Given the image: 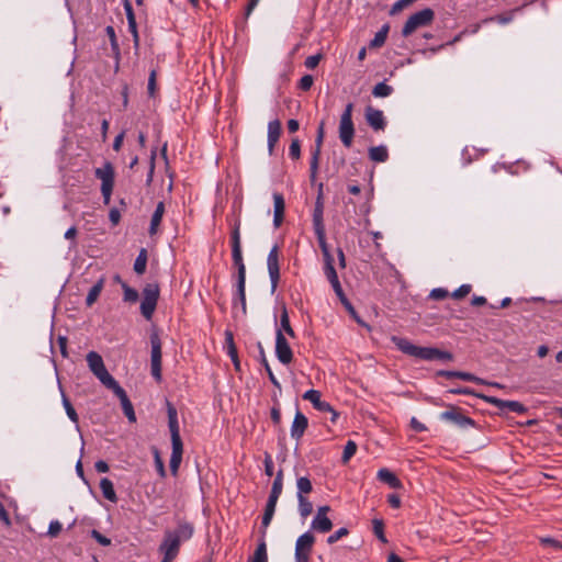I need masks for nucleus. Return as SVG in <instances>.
Instances as JSON below:
<instances>
[{
	"instance_id": "39448f33",
	"label": "nucleus",
	"mask_w": 562,
	"mask_h": 562,
	"mask_svg": "<svg viewBox=\"0 0 562 562\" xmlns=\"http://www.w3.org/2000/svg\"><path fill=\"white\" fill-rule=\"evenodd\" d=\"M88 367L91 372L100 380V382L108 389H113L119 383L106 370L102 357L95 352L90 351L87 355Z\"/></svg>"
},
{
	"instance_id": "13d9d810",
	"label": "nucleus",
	"mask_w": 562,
	"mask_h": 562,
	"mask_svg": "<svg viewBox=\"0 0 562 562\" xmlns=\"http://www.w3.org/2000/svg\"><path fill=\"white\" fill-rule=\"evenodd\" d=\"M156 76H157V72H156L155 69H153L150 71V74H149L148 85H147L148 94L150 97L155 95V91H156Z\"/></svg>"
},
{
	"instance_id": "473e14b6",
	"label": "nucleus",
	"mask_w": 562,
	"mask_h": 562,
	"mask_svg": "<svg viewBox=\"0 0 562 562\" xmlns=\"http://www.w3.org/2000/svg\"><path fill=\"white\" fill-rule=\"evenodd\" d=\"M283 488V471L280 470L272 483L271 492L268 499L278 502Z\"/></svg>"
},
{
	"instance_id": "8fccbe9b",
	"label": "nucleus",
	"mask_w": 562,
	"mask_h": 562,
	"mask_svg": "<svg viewBox=\"0 0 562 562\" xmlns=\"http://www.w3.org/2000/svg\"><path fill=\"white\" fill-rule=\"evenodd\" d=\"M289 155L292 159L296 160L301 156V144L297 138L292 139L290 148H289Z\"/></svg>"
},
{
	"instance_id": "b1692460",
	"label": "nucleus",
	"mask_w": 562,
	"mask_h": 562,
	"mask_svg": "<svg viewBox=\"0 0 562 562\" xmlns=\"http://www.w3.org/2000/svg\"><path fill=\"white\" fill-rule=\"evenodd\" d=\"M314 541L315 538L310 531L301 535L295 543V552L311 554Z\"/></svg>"
},
{
	"instance_id": "6e6552de",
	"label": "nucleus",
	"mask_w": 562,
	"mask_h": 562,
	"mask_svg": "<svg viewBox=\"0 0 562 562\" xmlns=\"http://www.w3.org/2000/svg\"><path fill=\"white\" fill-rule=\"evenodd\" d=\"M435 19V12L430 8H425L412 14L402 29L404 37L413 34L417 29L431 24Z\"/></svg>"
},
{
	"instance_id": "5701e85b",
	"label": "nucleus",
	"mask_w": 562,
	"mask_h": 562,
	"mask_svg": "<svg viewBox=\"0 0 562 562\" xmlns=\"http://www.w3.org/2000/svg\"><path fill=\"white\" fill-rule=\"evenodd\" d=\"M281 134V122L273 120L268 124V149L269 153H273V148L279 140Z\"/></svg>"
},
{
	"instance_id": "c756f323",
	"label": "nucleus",
	"mask_w": 562,
	"mask_h": 562,
	"mask_svg": "<svg viewBox=\"0 0 562 562\" xmlns=\"http://www.w3.org/2000/svg\"><path fill=\"white\" fill-rule=\"evenodd\" d=\"M100 490L102 492V495L105 499L112 502V503H116L117 502V496H116V493L114 491V486H113V483L110 479L108 477H103L101 479L100 481Z\"/></svg>"
},
{
	"instance_id": "09e8293b",
	"label": "nucleus",
	"mask_w": 562,
	"mask_h": 562,
	"mask_svg": "<svg viewBox=\"0 0 562 562\" xmlns=\"http://www.w3.org/2000/svg\"><path fill=\"white\" fill-rule=\"evenodd\" d=\"M153 452H154V460H155V465H156L157 472H158L159 476L161 479H164L167 475L164 461L160 457L158 449L154 448Z\"/></svg>"
},
{
	"instance_id": "412c9836",
	"label": "nucleus",
	"mask_w": 562,
	"mask_h": 562,
	"mask_svg": "<svg viewBox=\"0 0 562 562\" xmlns=\"http://www.w3.org/2000/svg\"><path fill=\"white\" fill-rule=\"evenodd\" d=\"M437 374L439 376H443L447 379L458 378L463 381L475 382V383H480V384H487L484 380L473 375L472 373L463 372V371L440 370L437 372Z\"/></svg>"
},
{
	"instance_id": "72a5a7b5",
	"label": "nucleus",
	"mask_w": 562,
	"mask_h": 562,
	"mask_svg": "<svg viewBox=\"0 0 562 562\" xmlns=\"http://www.w3.org/2000/svg\"><path fill=\"white\" fill-rule=\"evenodd\" d=\"M315 235L317 237V241H318L319 248H321V250L323 252L325 262L326 261H334V258H333V256H331V254L329 251V248H328V245H327V241H326V233H325V231H316Z\"/></svg>"
},
{
	"instance_id": "e2e57ef3",
	"label": "nucleus",
	"mask_w": 562,
	"mask_h": 562,
	"mask_svg": "<svg viewBox=\"0 0 562 562\" xmlns=\"http://www.w3.org/2000/svg\"><path fill=\"white\" fill-rule=\"evenodd\" d=\"M541 544L543 546H550L555 550L562 549V543L553 538H541L540 539Z\"/></svg>"
},
{
	"instance_id": "4c0bfd02",
	"label": "nucleus",
	"mask_w": 562,
	"mask_h": 562,
	"mask_svg": "<svg viewBox=\"0 0 562 562\" xmlns=\"http://www.w3.org/2000/svg\"><path fill=\"white\" fill-rule=\"evenodd\" d=\"M387 32H389V25L382 26V29L375 33L373 40L370 42V47L371 48L381 47L386 41Z\"/></svg>"
},
{
	"instance_id": "f8f14e48",
	"label": "nucleus",
	"mask_w": 562,
	"mask_h": 562,
	"mask_svg": "<svg viewBox=\"0 0 562 562\" xmlns=\"http://www.w3.org/2000/svg\"><path fill=\"white\" fill-rule=\"evenodd\" d=\"M280 251L279 247L274 245L267 257V268L271 281L272 292L276 291L280 280V267H279Z\"/></svg>"
},
{
	"instance_id": "49530a36",
	"label": "nucleus",
	"mask_w": 562,
	"mask_h": 562,
	"mask_svg": "<svg viewBox=\"0 0 562 562\" xmlns=\"http://www.w3.org/2000/svg\"><path fill=\"white\" fill-rule=\"evenodd\" d=\"M324 273L330 284L337 283L339 281L337 272L334 267V261L325 262Z\"/></svg>"
},
{
	"instance_id": "c85d7f7f",
	"label": "nucleus",
	"mask_w": 562,
	"mask_h": 562,
	"mask_svg": "<svg viewBox=\"0 0 562 562\" xmlns=\"http://www.w3.org/2000/svg\"><path fill=\"white\" fill-rule=\"evenodd\" d=\"M105 283V278L101 277L95 284L89 290L88 295L86 297L87 306H92L97 300L99 299Z\"/></svg>"
},
{
	"instance_id": "6ab92c4d",
	"label": "nucleus",
	"mask_w": 562,
	"mask_h": 562,
	"mask_svg": "<svg viewBox=\"0 0 562 562\" xmlns=\"http://www.w3.org/2000/svg\"><path fill=\"white\" fill-rule=\"evenodd\" d=\"M368 124L375 131H382L385 127V120L381 110L369 106L366 112Z\"/></svg>"
},
{
	"instance_id": "7ed1b4c3",
	"label": "nucleus",
	"mask_w": 562,
	"mask_h": 562,
	"mask_svg": "<svg viewBox=\"0 0 562 562\" xmlns=\"http://www.w3.org/2000/svg\"><path fill=\"white\" fill-rule=\"evenodd\" d=\"M392 342L396 346L398 350L403 353L408 355L411 357H415L423 360H447L451 361L453 359L452 353L448 351H442L434 347H418L412 344L408 339L393 336Z\"/></svg>"
},
{
	"instance_id": "338daca9",
	"label": "nucleus",
	"mask_w": 562,
	"mask_h": 562,
	"mask_svg": "<svg viewBox=\"0 0 562 562\" xmlns=\"http://www.w3.org/2000/svg\"><path fill=\"white\" fill-rule=\"evenodd\" d=\"M109 218L112 223V225H117L121 221V213L117 209L113 207L109 212Z\"/></svg>"
},
{
	"instance_id": "052dcab7",
	"label": "nucleus",
	"mask_w": 562,
	"mask_h": 562,
	"mask_svg": "<svg viewBox=\"0 0 562 562\" xmlns=\"http://www.w3.org/2000/svg\"><path fill=\"white\" fill-rule=\"evenodd\" d=\"M448 393H451V394H463V395H475L477 397H480L477 393H475L473 390L469 389V387H454V389H450L448 390Z\"/></svg>"
},
{
	"instance_id": "bf43d9fd",
	"label": "nucleus",
	"mask_w": 562,
	"mask_h": 562,
	"mask_svg": "<svg viewBox=\"0 0 562 562\" xmlns=\"http://www.w3.org/2000/svg\"><path fill=\"white\" fill-rule=\"evenodd\" d=\"M449 295L448 291L443 288H436L431 290L429 296L434 300H443Z\"/></svg>"
},
{
	"instance_id": "ddd939ff",
	"label": "nucleus",
	"mask_w": 562,
	"mask_h": 562,
	"mask_svg": "<svg viewBox=\"0 0 562 562\" xmlns=\"http://www.w3.org/2000/svg\"><path fill=\"white\" fill-rule=\"evenodd\" d=\"M323 139H324V122H322L318 126L317 136L315 139V146L312 149V157H311V164H310V173H311L310 178L312 181L315 180L317 171H318Z\"/></svg>"
},
{
	"instance_id": "423d86ee",
	"label": "nucleus",
	"mask_w": 562,
	"mask_h": 562,
	"mask_svg": "<svg viewBox=\"0 0 562 562\" xmlns=\"http://www.w3.org/2000/svg\"><path fill=\"white\" fill-rule=\"evenodd\" d=\"M94 176L101 181L103 203L108 205L114 188L115 171L113 165L110 161L104 162L101 168L94 170Z\"/></svg>"
},
{
	"instance_id": "9b49d317",
	"label": "nucleus",
	"mask_w": 562,
	"mask_h": 562,
	"mask_svg": "<svg viewBox=\"0 0 562 562\" xmlns=\"http://www.w3.org/2000/svg\"><path fill=\"white\" fill-rule=\"evenodd\" d=\"M440 419L451 423L460 428L474 427L475 422L465 416L460 407L448 405V409L440 414Z\"/></svg>"
},
{
	"instance_id": "f3484780",
	"label": "nucleus",
	"mask_w": 562,
	"mask_h": 562,
	"mask_svg": "<svg viewBox=\"0 0 562 562\" xmlns=\"http://www.w3.org/2000/svg\"><path fill=\"white\" fill-rule=\"evenodd\" d=\"M111 390L120 398L123 413L125 414L127 419L130 422L134 423L136 420V416H135L133 405H132L130 398L127 397L126 392L123 390V387H121L120 384H117L116 386H114Z\"/></svg>"
},
{
	"instance_id": "f03ea898",
	"label": "nucleus",
	"mask_w": 562,
	"mask_h": 562,
	"mask_svg": "<svg viewBox=\"0 0 562 562\" xmlns=\"http://www.w3.org/2000/svg\"><path fill=\"white\" fill-rule=\"evenodd\" d=\"M193 532V526L187 521H179L173 530L167 529L158 548L159 552L164 555L161 562L173 561L179 553L181 543L189 540Z\"/></svg>"
},
{
	"instance_id": "a878e982",
	"label": "nucleus",
	"mask_w": 562,
	"mask_h": 562,
	"mask_svg": "<svg viewBox=\"0 0 562 562\" xmlns=\"http://www.w3.org/2000/svg\"><path fill=\"white\" fill-rule=\"evenodd\" d=\"M378 479L395 490H398L403 486L400 479L387 469H380L378 471Z\"/></svg>"
},
{
	"instance_id": "e433bc0d",
	"label": "nucleus",
	"mask_w": 562,
	"mask_h": 562,
	"mask_svg": "<svg viewBox=\"0 0 562 562\" xmlns=\"http://www.w3.org/2000/svg\"><path fill=\"white\" fill-rule=\"evenodd\" d=\"M146 266H147V251H146V249L143 248L135 259L134 271L137 274H143L146 270Z\"/></svg>"
},
{
	"instance_id": "864d4df0",
	"label": "nucleus",
	"mask_w": 562,
	"mask_h": 562,
	"mask_svg": "<svg viewBox=\"0 0 562 562\" xmlns=\"http://www.w3.org/2000/svg\"><path fill=\"white\" fill-rule=\"evenodd\" d=\"M314 82V78L311 75H304L299 81V88L303 91H308Z\"/></svg>"
},
{
	"instance_id": "a19ab883",
	"label": "nucleus",
	"mask_w": 562,
	"mask_h": 562,
	"mask_svg": "<svg viewBox=\"0 0 562 562\" xmlns=\"http://www.w3.org/2000/svg\"><path fill=\"white\" fill-rule=\"evenodd\" d=\"M297 495L304 496L312 492V482L306 476H301L296 480Z\"/></svg>"
},
{
	"instance_id": "aec40b11",
	"label": "nucleus",
	"mask_w": 562,
	"mask_h": 562,
	"mask_svg": "<svg viewBox=\"0 0 562 562\" xmlns=\"http://www.w3.org/2000/svg\"><path fill=\"white\" fill-rule=\"evenodd\" d=\"M285 203L281 193H273V225L279 227L284 218Z\"/></svg>"
},
{
	"instance_id": "0e129e2a",
	"label": "nucleus",
	"mask_w": 562,
	"mask_h": 562,
	"mask_svg": "<svg viewBox=\"0 0 562 562\" xmlns=\"http://www.w3.org/2000/svg\"><path fill=\"white\" fill-rule=\"evenodd\" d=\"M270 416L274 425L279 426L281 424V411L279 405H274L271 408Z\"/></svg>"
},
{
	"instance_id": "393cba45",
	"label": "nucleus",
	"mask_w": 562,
	"mask_h": 562,
	"mask_svg": "<svg viewBox=\"0 0 562 562\" xmlns=\"http://www.w3.org/2000/svg\"><path fill=\"white\" fill-rule=\"evenodd\" d=\"M164 214H165V203L159 202L156 205V210L154 211V213L151 215L150 225H149V229H148L149 235L153 236V235L157 234Z\"/></svg>"
},
{
	"instance_id": "37998d69",
	"label": "nucleus",
	"mask_w": 562,
	"mask_h": 562,
	"mask_svg": "<svg viewBox=\"0 0 562 562\" xmlns=\"http://www.w3.org/2000/svg\"><path fill=\"white\" fill-rule=\"evenodd\" d=\"M393 92V88L385 82H379L374 86L372 90V94L375 98H385L389 97Z\"/></svg>"
},
{
	"instance_id": "3c124183",
	"label": "nucleus",
	"mask_w": 562,
	"mask_h": 562,
	"mask_svg": "<svg viewBox=\"0 0 562 562\" xmlns=\"http://www.w3.org/2000/svg\"><path fill=\"white\" fill-rule=\"evenodd\" d=\"M348 533H349V530L347 528H345V527L339 528L338 530H336L334 533H331L327 538V543L334 544L335 542H337L338 540H340L342 537L347 536Z\"/></svg>"
},
{
	"instance_id": "4d7b16f0",
	"label": "nucleus",
	"mask_w": 562,
	"mask_h": 562,
	"mask_svg": "<svg viewBox=\"0 0 562 562\" xmlns=\"http://www.w3.org/2000/svg\"><path fill=\"white\" fill-rule=\"evenodd\" d=\"M321 59H322L321 54L312 55L305 59L304 65L308 69H314L318 66Z\"/></svg>"
},
{
	"instance_id": "dca6fc26",
	"label": "nucleus",
	"mask_w": 562,
	"mask_h": 562,
	"mask_svg": "<svg viewBox=\"0 0 562 562\" xmlns=\"http://www.w3.org/2000/svg\"><path fill=\"white\" fill-rule=\"evenodd\" d=\"M303 398L310 401L313 404V406L319 412L331 413V422H336L338 417L337 412L331 407V405L328 402L321 400L319 391L308 390L304 393Z\"/></svg>"
},
{
	"instance_id": "603ef678",
	"label": "nucleus",
	"mask_w": 562,
	"mask_h": 562,
	"mask_svg": "<svg viewBox=\"0 0 562 562\" xmlns=\"http://www.w3.org/2000/svg\"><path fill=\"white\" fill-rule=\"evenodd\" d=\"M471 290L472 286L470 284H462L460 288L452 292L451 296L456 300H460L467 296L471 292Z\"/></svg>"
},
{
	"instance_id": "5fc2aeb1",
	"label": "nucleus",
	"mask_w": 562,
	"mask_h": 562,
	"mask_svg": "<svg viewBox=\"0 0 562 562\" xmlns=\"http://www.w3.org/2000/svg\"><path fill=\"white\" fill-rule=\"evenodd\" d=\"M61 529L63 526L58 520L50 521L47 535L52 538H56L60 533Z\"/></svg>"
},
{
	"instance_id": "a211bd4d",
	"label": "nucleus",
	"mask_w": 562,
	"mask_h": 562,
	"mask_svg": "<svg viewBox=\"0 0 562 562\" xmlns=\"http://www.w3.org/2000/svg\"><path fill=\"white\" fill-rule=\"evenodd\" d=\"M307 426L308 420L306 416L297 411L291 426V437L299 440L304 435Z\"/></svg>"
},
{
	"instance_id": "6e6d98bb",
	"label": "nucleus",
	"mask_w": 562,
	"mask_h": 562,
	"mask_svg": "<svg viewBox=\"0 0 562 562\" xmlns=\"http://www.w3.org/2000/svg\"><path fill=\"white\" fill-rule=\"evenodd\" d=\"M91 537L98 542L100 543L101 546L103 547H108L111 544V539H109L108 537L103 536L101 532H99L98 530L93 529L91 531Z\"/></svg>"
},
{
	"instance_id": "de8ad7c7",
	"label": "nucleus",
	"mask_w": 562,
	"mask_h": 562,
	"mask_svg": "<svg viewBox=\"0 0 562 562\" xmlns=\"http://www.w3.org/2000/svg\"><path fill=\"white\" fill-rule=\"evenodd\" d=\"M122 289L124 292V301L125 302H128V303L137 302L139 295L135 289H132L131 286H128L126 282H122Z\"/></svg>"
},
{
	"instance_id": "ea45409f",
	"label": "nucleus",
	"mask_w": 562,
	"mask_h": 562,
	"mask_svg": "<svg viewBox=\"0 0 562 562\" xmlns=\"http://www.w3.org/2000/svg\"><path fill=\"white\" fill-rule=\"evenodd\" d=\"M299 512L303 518L310 516L313 512V504L305 497L297 495Z\"/></svg>"
},
{
	"instance_id": "79ce46f5",
	"label": "nucleus",
	"mask_w": 562,
	"mask_h": 562,
	"mask_svg": "<svg viewBox=\"0 0 562 562\" xmlns=\"http://www.w3.org/2000/svg\"><path fill=\"white\" fill-rule=\"evenodd\" d=\"M259 349H260V356H261V363L263 364V367L268 373L269 380L271 381V383L274 386L280 387V383H279L278 379L274 376V374L270 368V364L266 358L265 350H263L261 344H259Z\"/></svg>"
},
{
	"instance_id": "f257e3e1",
	"label": "nucleus",
	"mask_w": 562,
	"mask_h": 562,
	"mask_svg": "<svg viewBox=\"0 0 562 562\" xmlns=\"http://www.w3.org/2000/svg\"><path fill=\"white\" fill-rule=\"evenodd\" d=\"M240 226V218L236 217L234 223L232 224L231 245L232 259L234 266L237 268L236 297L240 303L243 314H246V266L243 259Z\"/></svg>"
},
{
	"instance_id": "bb28decb",
	"label": "nucleus",
	"mask_w": 562,
	"mask_h": 562,
	"mask_svg": "<svg viewBox=\"0 0 562 562\" xmlns=\"http://www.w3.org/2000/svg\"><path fill=\"white\" fill-rule=\"evenodd\" d=\"M277 503L278 502H276V501L268 499V502L266 504L265 513H263L262 520H261V529H262L261 533H262L263 539H265V535H266V529L268 528V526L270 525V522L273 518Z\"/></svg>"
},
{
	"instance_id": "cd10ccee",
	"label": "nucleus",
	"mask_w": 562,
	"mask_h": 562,
	"mask_svg": "<svg viewBox=\"0 0 562 562\" xmlns=\"http://www.w3.org/2000/svg\"><path fill=\"white\" fill-rule=\"evenodd\" d=\"M311 527L313 530L326 533L331 530L333 522L327 516L315 515L312 520Z\"/></svg>"
},
{
	"instance_id": "680f3d73",
	"label": "nucleus",
	"mask_w": 562,
	"mask_h": 562,
	"mask_svg": "<svg viewBox=\"0 0 562 562\" xmlns=\"http://www.w3.org/2000/svg\"><path fill=\"white\" fill-rule=\"evenodd\" d=\"M263 464H265L266 475L272 476L274 467H273V461H272V458L270 454H266Z\"/></svg>"
},
{
	"instance_id": "0eeeda50",
	"label": "nucleus",
	"mask_w": 562,
	"mask_h": 562,
	"mask_svg": "<svg viewBox=\"0 0 562 562\" xmlns=\"http://www.w3.org/2000/svg\"><path fill=\"white\" fill-rule=\"evenodd\" d=\"M159 285L157 283H147L143 289V299L140 302V314L150 321L157 307L159 300Z\"/></svg>"
},
{
	"instance_id": "a18cd8bd",
	"label": "nucleus",
	"mask_w": 562,
	"mask_h": 562,
	"mask_svg": "<svg viewBox=\"0 0 562 562\" xmlns=\"http://www.w3.org/2000/svg\"><path fill=\"white\" fill-rule=\"evenodd\" d=\"M357 452V445L352 440H348L345 445L344 452L341 456V461L347 463Z\"/></svg>"
},
{
	"instance_id": "2f4dec72",
	"label": "nucleus",
	"mask_w": 562,
	"mask_h": 562,
	"mask_svg": "<svg viewBox=\"0 0 562 562\" xmlns=\"http://www.w3.org/2000/svg\"><path fill=\"white\" fill-rule=\"evenodd\" d=\"M369 158L375 162H385L389 158L387 148L383 145L371 147Z\"/></svg>"
},
{
	"instance_id": "20e7f679",
	"label": "nucleus",
	"mask_w": 562,
	"mask_h": 562,
	"mask_svg": "<svg viewBox=\"0 0 562 562\" xmlns=\"http://www.w3.org/2000/svg\"><path fill=\"white\" fill-rule=\"evenodd\" d=\"M168 427L171 436L172 452L170 457V470L173 475L177 474L180 463L182 461L183 443L180 437L178 413L176 407L167 402Z\"/></svg>"
},
{
	"instance_id": "c03bdc74",
	"label": "nucleus",
	"mask_w": 562,
	"mask_h": 562,
	"mask_svg": "<svg viewBox=\"0 0 562 562\" xmlns=\"http://www.w3.org/2000/svg\"><path fill=\"white\" fill-rule=\"evenodd\" d=\"M372 526H373V532L378 537V539L380 541H382L383 543H386L387 539L385 538V535H384V522H383V520L379 519V518H374L372 520Z\"/></svg>"
},
{
	"instance_id": "2eb2a0df",
	"label": "nucleus",
	"mask_w": 562,
	"mask_h": 562,
	"mask_svg": "<svg viewBox=\"0 0 562 562\" xmlns=\"http://www.w3.org/2000/svg\"><path fill=\"white\" fill-rule=\"evenodd\" d=\"M480 398L484 400L486 403H490L497 407L501 411L507 409L513 413L517 414H524L527 412V408L517 401H504L501 398H497L495 396H488V395H479Z\"/></svg>"
},
{
	"instance_id": "f704fd0d",
	"label": "nucleus",
	"mask_w": 562,
	"mask_h": 562,
	"mask_svg": "<svg viewBox=\"0 0 562 562\" xmlns=\"http://www.w3.org/2000/svg\"><path fill=\"white\" fill-rule=\"evenodd\" d=\"M248 562H268L267 544L262 538Z\"/></svg>"
},
{
	"instance_id": "4be33fe9",
	"label": "nucleus",
	"mask_w": 562,
	"mask_h": 562,
	"mask_svg": "<svg viewBox=\"0 0 562 562\" xmlns=\"http://www.w3.org/2000/svg\"><path fill=\"white\" fill-rule=\"evenodd\" d=\"M225 348L227 351V355L232 359L235 369L238 371L240 369V362L238 359L237 348L234 342V335L232 330H225Z\"/></svg>"
},
{
	"instance_id": "774afa93",
	"label": "nucleus",
	"mask_w": 562,
	"mask_h": 562,
	"mask_svg": "<svg viewBox=\"0 0 562 562\" xmlns=\"http://www.w3.org/2000/svg\"><path fill=\"white\" fill-rule=\"evenodd\" d=\"M387 502L393 508H398L401 506V498L396 494H391L387 496Z\"/></svg>"
},
{
	"instance_id": "4468645a",
	"label": "nucleus",
	"mask_w": 562,
	"mask_h": 562,
	"mask_svg": "<svg viewBox=\"0 0 562 562\" xmlns=\"http://www.w3.org/2000/svg\"><path fill=\"white\" fill-rule=\"evenodd\" d=\"M276 356L282 364H290L293 360V351L281 331H276Z\"/></svg>"
},
{
	"instance_id": "1a4fd4ad",
	"label": "nucleus",
	"mask_w": 562,
	"mask_h": 562,
	"mask_svg": "<svg viewBox=\"0 0 562 562\" xmlns=\"http://www.w3.org/2000/svg\"><path fill=\"white\" fill-rule=\"evenodd\" d=\"M352 111H353V104L348 103L340 116V122H339V138H340L342 145L347 148L351 147L353 136H355Z\"/></svg>"
},
{
	"instance_id": "7c9ffc66",
	"label": "nucleus",
	"mask_w": 562,
	"mask_h": 562,
	"mask_svg": "<svg viewBox=\"0 0 562 562\" xmlns=\"http://www.w3.org/2000/svg\"><path fill=\"white\" fill-rule=\"evenodd\" d=\"M277 331H281L284 335L286 334L291 338H295V333L290 324V318H289L288 310L285 306L282 307L281 315H280V325H279Z\"/></svg>"
},
{
	"instance_id": "69168bd1",
	"label": "nucleus",
	"mask_w": 562,
	"mask_h": 562,
	"mask_svg": "<svg viewBox=\"0 0 562 562\" xmlns=\"http://www.w3.org/2000/svg\"><path fill=\"white\" fill-rule=\"evenodd\" d=\"M123 7H124V10H125V13H126L127 21L135 20L136 18H135V14H134L131 1L130 0H124L123 1Z\"/></svg>"
},
{
	"instance_id": "c9c22d12",
	"label": "nucleus",
	"mask_w": 562,
	"mask_h": 562,
	"mask_svg": "<svg viewBox=\"0 0 562 562\" xmlns=\"http://www.w3.org/2000/svg\"><path fill=\"white\" fill-rule=\"evenodd\" d=\"M313 226L314 232L316 231H325L324 221H323V205L317 202L313 212Z\"/></svg>"
},
{
	"instance_id": "58836bf2",
	"label": "nucleus",
	"mask_w": 562,
	"mask_h": 562,
	"mask_svg": "<svg viewBox=\"0 0 562 562\" xmlns=\"http://www.w3.org/2000/svg\"><path fill=\"white\" fill-rule=\"evenodd\" d=\"M61 401H63V405L65 407L66 414L69 417V419L72 423L78 424V422H79L78 414L76 413L72 404L70 403L69 398L66 396V394L63 391H61Z\"/></svg>"
},
{
	"instance_id": "9d476101",
	"label": "nucleus",
	"mask_w": 562,
	"mask_h": 562,
	"mask_svg": "<svg viewBox=\"0 0 562 562\" xmlns=\"http://www.w3.org/2000/svg\"><path fill=\"white\" fill-rule=\"evenodd\" d=\"M150 368L151 375L155 378L157 382L161 380V341L159 335L157 333H153L150 335Z\"/></svg>"
}]
</instances>
